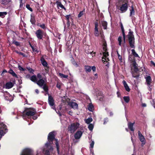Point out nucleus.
Here are the masks:
<instances>
[{"label":"nucleus","mask_w":155,"mask_h":155,"mask_svg":"<svg viewBox=\"0 0 155 155\" xmlns=\"http://www.w3.org/2000/svg\"><path fill=\"white\" fill-rule=\"evenodd\" d=\"M151 104L155 108V101L154 100H153L152 101V102H151Z\"/></svg>","instance_id":"55"},{"label":"nucleus","mask_w":155,"mask_h":155,"mask_svg":"<svg viewBox=\"0 0 155 155\" xmlns=\"http://www.w3.org/2000/svg\"><path fill=\"white\" fill-rule=\"evenodd\" d=\"M72 64L74 65H76L77 67L78 66V64H77V63H76V62L75 61H74L73 62H72Z\"/></svg>","instance_id":"63"},{"label":"nucleus","mask_w":155,"mask_h":155,"mask_svg":"<svg viewBox=\"0 0 155 155\" xmlns=\"http://www.w3.org/2000/svg\"><path fill=\"white\" fill-rule=\"evenodd\" d=\"M129 61L131 63L130 65L132 66L131 68L132 74L133 77L136 78L137 79H138L140 77V72L139 69L137 66V65L135 60V58L132 55H130L129 56Z\"/></svg>","instance_id":"2"},{"label":"nucleus","mask_w":155,"mask_h":155,"mask_svg":"<svg viewBox=\"0 0 155 155\" xmlns=\"http://www.w3.org/2000/svg\"><path fill=\"white\" fill-rule=\"evenodd\" d=\"M96 67L95 66H93L92 67H91V70H92L93 72H95L96 71Z\"/></svg>","instance_id":"51"},{"label":"nucleus","mask_w":155,"mask_h":155,"mask_svg":"<svg viewBox=\"0 0 155 155\" xmlns=\"http://www.w3.org/2000/svg\"><path fill=\"white\" fill-rule=\"evenodd\" d=\"M70 23H71V22L70 21H67L66 25H67V27L68 28L70 26Z\"/></svg>","instance_id":"53"},{"label":"nucleus","mask_w":155,"mask_h":155,"mask_svg":"<svg viewBox=\"0 0 155 155\" xmlns=\"http://www.w3.org/2000/svg\"><path fill=\"white\" fill-rule=\"evenodd\" d=\"M80 124L78 122L74 123L72 124L68 127V130L71 133L74 132L78 127Z\"/></svg>","instance_id":"9"},{"label":"nucleus","mask_w":155,"mask_h":155,"mask_svg":"<svg viewBox=\"0 0 155 155\" xmlns=\"http://www.w3.org/2000/svg\"><path fill=\"white\" fill-rule=\"evenodd\" d=\"M56 4L57 5V8L59 9L60 8L61 9H63L64 11H66V9L64 6L61 3L59 0H57L55 3L54 4Z\"/></svg>","instance_id":"13"},{"label":"nucleus","mask_w":155,"mask_h":155,"mask_svg":"<svg viewBox=\"0 0 155 155\" xmlns=\"http://www.w3.org/2000/svg\"><path fill=\"white\" fill-rule=\"evenodd\" d=\"M134 124V122L133 123H131V122H129L128 123V126L129 129L130 131L134 132V128L133 126Z\"/></svg>","instance_id":"18"},{"label":"nucleus","mask_w":155,"mask_h":155,"mask_svg":"<svg viewBox=\"0 0 155 155\" xmlns=\"http://www.w3.org/2000/svg\"><path fill=\"white\" fill-rule=\"evenodd\" d=\"M37 78L39 79H42V76L39 73L37 74Z\"/></svg>","instance_id":"49"},{"label":"nucleus","mask_w":155,"mask_h":155,"mask_svg":"<svg viewBox=\"0 0 155 155\" xmlns=\"http://www.w3.org/2000/svg\"><path fill=\"white\" fill-rule=\"evenodd\" d=\"M45 81L43 79H40L37 80L36 82L37 84L40 87H42L45 84Z\"/></svg>","instance_id":"17"},{"label":"nucleus","mask_w":155,"mask_h":155,"mask_svg":"<svg viewBox=\"0 0 155 155\" xmlns=\"http://www.w3.org/2000/svg\"><path fill=\"white\" fill-rule=\"evenodd\" d=\"M31 18L30 20V22L32 25H35V23L36 21L35 19V16L31 15Z\"/></svg>","instance_id":"23"},{"label":"nucleus","mask_w":155,"mask_h":155,"mask_svg":"<svg viewBox=\"0 0 155 155\" xmlns=\"http://www.w3.org/2000/svg\"><path fill=\"white\" fill-rule=\"evenodd\" d=\"M18 67L19 68V69L20 71H25L26 70V69L25 68H23V67H21L20 65H19Z\"/></svg>","instance_id":"48"},{"label":"nucleus","mask_w":155,"mask_h":155,"mask_svg":"<svg viewBox=\"0 0 155 155\" xmlns=\"http://www.w3.org/2000/svg\"><path fill=\"white\" fill-rule=\"evenodd\" d=\"M48 95V103L50 106L53 107L52 108L53 109L56 110L54 105V100L51 96L49 95V94Z\"/></svg>","instance_id":"11"},{"label":"nucleus","mask_w":155,"mask_h":155,"mask_svg":"<svg viewBox=\"0 0 155 155\" xmlns=\"http://www.w3.org/2000/svg\"><path fill=\"white\" fill-rule=\"evenodd\" d=\"M4 97L5 100L9 101L10 102L12 101L13 99L12 96L7 92H5Z\"/></svg>","instance_id":"12"},{"label":"nucleus","mask_w":155,"mask_h":155,"mask_svg":"<svg viewBox=\"0 0 155 155\" xmlns=\"http://www.w3.org/2000/svg\"><path fill=\"white\" fill-rule=\"evenodd\" d=\"M36 111L34 108L32 107L26 108L23 111V114L24 117L27 116L31 117V116H33V119L35 120L38 117L36 115Z\"/></svg>","instance_id":"4"},{"label":"nucleus","mask_w":155,"mask_h":155,"mask_svg":"<svg viewBox=\"0 0 155 155\" xmlns=\"http://www.w3.org/2000/svg\"><path fill=\"white\" fill-rule=\"evenodd\" d=\"M46 68H45V70L47 73H48L49 72V67L48 66L45 67Z\"/></svg>","instance_id":"47"},{"label":"nucleus","mask_w":155,"mask_h":155,"mask_svg":"<svg viewBox=\"0 0 155 155\" xmlns=\"http://www.w3.org/2000/svg\"><path fill=\"white\" fill-rule=\"evenodd\" d=\"M12 43L15 44L17 46H20V43L15 40H13L12 41Z\"/></svg>","instance_id":"37"},{"label":"nucleus","mask_w":155,"mask_h":155,"mask_svg":"<svg viewBox=\"0 0 155 155\" xmlns=\"http://www.w3.org/2000/svg\"><path fill=\"white\" fill-rule=\"evenodd\" d=\"M37 26L40 27L44 30H45L47 28L45 25L44 24H41L38 23L37 24Z\"/></svg>","instance_id":"26"},{"label":"nucleus","mask_w":155,"mask_h":155,"mask_svg":"<svg viewBox=\"0 0 155 155\" xmlns=\"http://www.w3.org/2000/svg\"><path fill=\"white\" fill-rule=\"evenodd\" d=\"M55 132L53 131L50 132L48 136V141L45 144V146L46 148L48 149L45 150H44L43 151H45V155H51L50 154V151H52L53 148L51 146L53 144L54 140L55 141V143L56 145L57 150L58 154H59V146L58 143V140L55 138Z\"/></svg>","instance_id":"1"},{"label":"nucleus","mask_w":155,"mask_h":155,"mask_svg":"<svg viewBox=\"0 0 155 155\" xmlns=\"http://www.w3.org/2000/svg\"><path fill=\"white\" fill-rule=\"evenodd\" d=\"M103 47H107V44L106 42V41H104L103 43Z\"/></svg>","instance_id":"62"},{"label":"nucleus","mask_w":155,"mask_h":155,"mask_svg":"<svg viewBox=\"0 0 155 155\" xmlns=\"http://www.w3.org/2000/svg\"><path fill=\"white\" fill-rule=\"evenodd\" d=\"M94 31H98V20H97L94 22Z\"/></svg>","instance_id":"27"},{"label":"nucleus","mask_w":155,"mask_h":155,"mask_svg":"<svg viewBox=\"0 0 155 155\" xmlns=\"http://www.w3.org/2000/svg\"><path fill=\"white\" fill-rule=\"evenodd\" d=\"M94 107L91 104H90L87 107L88 110L90 111H92Z\"/></svg>","instance_id":"29"},{"label":"nucleus","mask_w":155,"mask_h":155,"mask_svg":"<svg viewBox=\"0 0 155 155\" xmlns=\"http://www.w3.org/2000/svg\"><path fill=\"white\" fill-rule=\"evenodd\" d=\"M107 121H108V118H105L104 119V124H106L107 123Z\"/></svg>","instance_id":"59"},{"label":"nucleus","mask_w":155,"mask_h":155,"mask_svg":"<svg viewBox=\"0 0 155 155\" xmlns=\"http://www.w3.org/2000/svg\"><path fill=\"white\" fill-rule=\"evenodd\" d=\"M132 51V54L135 57H139V55L135 51V50L134 49H132L131 50Z\"/></svg>","instance_id":"34"},{"label":"nucleus","mask_w":155,"mask_h":155,"mask_svg":"<svg viewBox=\"0 0 155 155\" xmlns=\"http://www.w3.org/2000/svg\"><path fill=\"white\" fill-rule=\"evenodd\" d=\"M138 133L140 140L142 142H144L145 140L144 136L143 135L141 134L140 131L139 130L138 131Z\"/></svg>","instance_id":"21"},{"label":"nucleus","mask_w":155,"mask_h":155,"mask_svg":"<svg viewBox=\"0 0 155 155\" xmlns=\"http://www.w3.org/2000/svg\"><path fill=\"white\" fill-rule=\"evenodd\" d=\"M35 35L38 39L43 42H44L46 45H48L50 43L49 37L47 35L46 33L42 30L39 29L36 30L35 32Z\"/></svg>","instance_id":"3"},{"label":"nucleus","mask_w":155,"mask_h":155,"mask_svg":"<svg viewBox=\"0 0 155 155\" xmlns=\"http://www.w3.org/2000/svg\"><path fill=\"white\" fill-rule=\"evenodd\" d=\"M44 56H46V55H44L42 56L41 58L40 61L43 66L44 67H45L48 65V63L45 60L44 58Z\"/></svg>","instance_id":"14"},{"label":"nucleus","mask_w":155,"mask_h":155,"mask_svg":"<svg viewBox=\"0 0 155 155\" xmlns=\"http://www.w3.org/2000/svg\"><path fill=\"white\" fill-rule=\"evenodd\" d=\"M94 76L91 77V78L93 79V81L97 79L98 78V74L97 73L94 74Z\"/></svg>","instance_id":"39"},{"label":"nucleus","mask_w":155,"mask_h":155,"mask_svg":"<svg viewBox=\"0 0 155 155\" xmlns=\"http://www.w3.org/2000/svg\"><path fill=\"white\" fill-rule=\"evenodd\" d=\"M59 76H60L61 78H68V75H65L64 74L61 73H59Z\"/></svg>","instance_id":"33"},{"label":"nucleus","mask_w":155,"mask_h":155,"mask_svg":"<svg viewBox=\"0 0 155 155\" xmlns=\"http://www.w3.org/2000/svg\"><path fill=\"white\" fill-rule=\"evenodd\" d=\"M43 86V88L44 89V91L47 93H48V87L47 86L46 84H45Z\"/></svg>","instance_id":"28"},{"label":"nucleus","mask_w":155,"mask_h":155,"mask_svg":"<svg viewBox=\"0 0 155 155\" xmlns=\"http://www.w3.org/2000/svg\"><path fill=\"white\" fill-rule=\"evenodd\" d=\"M117 5V8L120 10L122 12L126 11V0H118Z\"/></svg>","instance_id":"7"},{"label":"nucleus","mask_w":155,"mask_h":155,"mask_svg":"<svg viewBox=\"0 0 155 155\" xmlns=\"http://www.w3.org/2000/svg\"><path fill=\"white\" fill-rule=\"evenodd\" d=\"M101 24L104 29L106 30L107 29V21H101Z\"/></svg>","instance_id":"22"},{"label":"nucleus","mask_w":155,"mask_h":155,"mask_svg":"<svg viewBox=\"0 0 155 155\" xmlns=\"http://www.w3.org/2000/svg\"><path fill=\"white\" fill-rule=\"evenodd\" d=\"M123 83L124 85V87L125 89H126V82L125 80H123Z\"/></svg>","instance_id":"56"},{"label":"nucleus","mask_w":155,"mask_h":155,"mask_svg":"<svg viewBox=\"0 0 155 155\" xmlns=\"http://www.w3.org/2000/svg\"><path fill=\"white\" fill-rule=\"evenodd\" d=\"M130 91V89L129 88V86L127 84V91L128 92H129Z\"/></svg>","instance_id":"57"},{"label":"nucleus","mask_w":155,"mask_h":155,"mask_svg":"<svg viewBox=\"0 0 155 155\" xmlns=\"http://www.w3.org/2000/svg\"><path fill=\"white\" fill-rule=\"evenodd\" d=\"M30 75L29 74H27L25 76V77L27 78H29L30 79V78H31Z\"/></svg>","instance_id":"58"},{"label":"nucleus","mask_w":155,"mask_h":155,"mask_svg":"<svg viewBox=\"0 0 155 155\" xmlns=\"http://www.w3.org/2000/svg\"><path fill=\"white\" fill-rule=\"evenodd\" d=\"M20 2V8H22L23 5V3L22 2V0H19Z\"/></svg>","instance_id":"50"},{"label":"nucleus","mask_w":155,"mask_h":155,"mask_svg":"<svg viewBox=\"0 0 155 155\" xmlns=\"http://www.w3.org/2000/svg\"><path fill=\"white\" fill-rule=\"evenodd\" d=\"M16 52L19 54L22 55L23 57H25L26 56L25 54L21 52H18V51H16Z\"/></svg>","instance_id":"46"},{"label":"nucleus","mask_w":155,"mask_h":155,"mask_svg":"<svg viewBox=\"0 0 155 155\" xmlns=\"http://www.w3.org/2000/svg\"><path fill=\"white\" fill-rule=\"evenodd\" d=\"M26 8L29 10L31 12L33 11V10L32 8L30 7V5L29 4H27L26 6Z\"/></svg>","instance_id":"42"},{"label":"nucleus","mask_w":155,"mask_h":155,"mask_svg":"<svg viewBox=\"0 0 155 155\" xmlns=\"http://www.w3.org/2000/svg\"><path fill=\"white\" fill-rule=\"evenodd\" d=\"M7 1L6 0H1V4L4 5H6L7 4Z\"/></svg>","instance_id":"41"},{"label":"nucleus","mask_w":155,"mask_h":155,"mask_svg":"<svg viewBox=\"0 0 155 155\" xmlns=\"http://www.w3.org/2000/svg\"><path fill=\"white\" fill-rule=\"evenodd\" d=\"M9 73L11 74L13 77L17 78V75L15 73L14 71L12 69H10Z\"/></svg>","instance_id":"31"},{"label":"nucleus","mask_w":155,"mask_h":155,"mask_svg":"<svg viewBox=\"0 0 155 155\" xmlns=\"http://www.w3.org/2000/svg\"><path fill=\"white\" fill-rule=\"evenodd\" d=\"M85 71L87 73L90 72L91 71V67L88 65H85L84 67Z\"/></svg>","instance_id":"24"},{"label":"nucleus","mask_w":155,"mask_h":155,"mask_svg":"<svg viewBox=\"0 0 155 155\" xmlns=\"http://www.w3.org/2000/svg\"><path fill=\"white\" fill-rule=\"evenodd\" d=\"M130 101V97L129 96H127V103H128Z\"/></svg>","instance_id":"61"},{"label":"nucleus","mask_w":155,"mask_h":155,"mask_svg":"<svg viewBox=\"0 0 155 155\" xmlns=\"http://www.w3.org/2000/svg\"><path fill=\"white\" fill-rule=\"evenodd\" d=\"M27 69L28 70L30 73L34 74L33 72L34 71L33 69L30 67L27 68Z\"/></svg>","instance_id":"40"},{"label":"nucleus","mask_w":155,"mask_h":155,"mask_svg":"<svg viewBox=\"0 0 155 155\" xmlns=\"http://www.w3.org/2000/svg\"><path fill=\"white\" fill-rule=\"evenodd\" d=\"M130 16H132V15H134V8L133 7V5H131V8L130 9Z\"/></svg>","instance_id":"30"},{"label":"nucleus","mask_w":155,"mask_h":155,"mask_svg":"<svg viewBox=\"0 0 155 155\" xmlns=\"http://www.w3.org/2000/svg\"><path fill=\"white\" fill-rule=\"evenodd\" d=\"M146 80V82L147 85H150L152 82V79L151 77L150 76H148L145 78Z\"/></svg>","instance_id":"20"},{"label":"nucleus","mask_w":155,"mask_h":155,"mask_svg":"<svg viewBox=\"0 0 155 155\" xmlns=\"http://www.w3.org/2000/svg\"><path fill=\"white\" fill-rule=\"evenodd\" d=\"M90 151L91 153H92V155H93L94 153V151H93V148H90Z\"/></svg>","instance_id":"60"},{"label":"nucleus","mask_w":155,"mask_h":155,"mask_svg":"<svg viewBox=\"0 0 155 155\" xmlns=\"http://www.w3.org/2000/svg\"><path fill=\"white\" fill-rule=\"evenodd\" d=\"M56 87L58 88L59 89H60L61 88V85L60 83H58L57 84Z\"/></svg>","instance_id":"54"},{"label":"nucleus","mask_w":155,"mask_h":155,"mask_svg":"<svg viewBox=\"0 0 155 155\" xmlns=\"http://www.w3.org/2000/svg\"><path fill=\"white\" fill-rule=\"evenodd\" d=\"M7 14L6 12H0V17L3 18L5 17V15Z\"/></svg>","instance_id":"36"},{"label":"nucleus","mask_w":155,"mask_h":155,"mask_svg":"<svg viewBox=\"0 0 155 155\" xmlns=\"http://www.w3.org/2000/svg\"><path fill=\"white\" fill-rule=\"evenodd\" d=\"M14 86L13 83L10 82H7L5 84V88L6 89H10L12 88Z\"/></svg>","instance_id":"19"},{"label":"nucleus","mask_w":155,"mask_h":155,"mask_svg":"<svg viewBox=\"0 0 155 155\" xmlns=\"http://www.w3.org/2000/svg\"><path fill=\"white\" fill-rule=\"evenodd\" d=\"M94 128V125L92 124H89L88 126V128L90 130H93Z\"/></svg>","instance_id":"38"},{"label":"nucleus","mask_w":155,"mask_h":155,"mask_svg":"<svg viewBox=\"0 0 155 155\" xmlns=\"http://www.w3.org/2000/svg\"><path fill=\"white\" fill-rule=\"evenodd\" d=\"M94 35L96 36H99V31H94Z\"/></svg>","instance_id":"52"},{"label":"nucleus","mask_w":155,"mask_h":155,"mask_svg":"<svg viewBox=\"0 0 155 155\" xmlns=\"http://www.w3.org/2000/svg\"><path fill=\"white\" fill-rule=\"evenodd\" d=\"M103 50L104 52L103 53L104 57L102 58V59H103L102 61H103L104 63L105 64V62L107 63L106 64V66L108 67L109 62L107 61L106 60L107 59L108 61H109V60L108 59V58H107L109 55L108 52H107V47H103Z\"/></svg>","instance_id":"8"},{"label":"nucleus","mask_w":155,"mask_h":155,"mask_svg":"<svg viewBox=\"0 0 155 155\" xmlns=\"http://www.w3.org/2000/svg\"><path fill=\"white\" fill-rule=\"evenodd\" d=\"M94 144V141H92L91 143L90 144V148H93Z\"/></svg>","instance_id":"45"},{"label":"nucleus","mask_w":155,"mask_h":155,"mask_svg":"<svg viewBox=\"0 0 155 155\" xmlns=\"http://www.w3.org/2000/svg\"><path fill=\"white\" fill-rule=\"evenodd\" d=\"M85 9H84L83 11H81L79 13L78 15V18L81 17L83 15L85 14Z\"/></svg>","instance_id":"32"},{"label":"nucleus","mask_w":155,"mask_h":155,"mask_svg":"<svg viewBox=\"0 0 155 155\" xmlns=\"http://www.w3.org/2000/svg\"><path fill=\"white\" fill-rule=\"evenodd\" d=\"M129 32L127 37L129 47L131 48L134 49L135 46V38L133 35V32L131 31V29L129 30Z\"/></svg>","instance_id":"5"},{"label":"nucleus","mask_w":155,"mask_h":155,"mask_svg":"<svg viewBox=\"0 0 155 155\" xmlns=\"http://www.w3.org/2000/svg\"><path fill=\"white\" fill-rule=\"evenodd\" d=\"M68 105L74 109H77L78 108V104L72 101L71 102H69Z\"/></svg>","instance_id":"16"},{"label":"nucleus","mask_w":155,"mask_h":155,"mask_svg":"<svg viewBox=\"0 0 155 155\" xmlns=\"http://www.w3.org/2000/svg\"><path fill=\"white\" fill-rule=\"evenodd\" d=\"M120 25L122 32L123 40H122V36H120L118 38V41L119 42V45L121 46L122 44L124 46L125 43V35L124 29L122 23L121 22H120Z\"/></svg>","instance_id":"6"},{"label":"nucleus","mask_w":155,"mask_h":155,"mask_svg":"<svg viewBox=\"0 0 155 155\" xmlns=\"http://www.w3.org/2000/svg\"><path fill=\"white\" fill-rule=\"evenodd\" d=\"M71 15L69 14V15H67L65 16L66 18V19L67 21H69L70 18L71 17Z\"/></svg>","instance_id":"44"},{"label":"nucleus","mask_w":155,"mask_h":155,"mask_svg":"<svg viewBox=\"0 0 155 155\" xmlns=\"http://www.w3.org/2000/svg\"><path fill=\"white\" fill-rule=\"evenodd\" d=\"M31 46L32 48V50L36 52L37 53H38V51L37 49L35 48L33 46H32L31 45H30Z\"/></svg>","instance_id":"43"},{"label":"nucleus","mask_w":155,"mask_h":155,"mask_svg":"<svg viewBox=\"0 0 155 155\" xmlns=\"http://www.w3.org/2000/svg\"><path fill=\"white\" fill-rule=\"evenodd\" d=\"M82 134V132L81 131H78L74 134V138L76 139H80Z\"/></svg>","instance_id":"15"},{"label":"nucleus","mask_w":155,"mask_h":155,"mask_svg":"<svg viewBox=\"0 0 155 155\" xmlns=\"http://www.w3.org/2000/svg\"><path fill=\"white\" fill-rule=\"evenodd\" d=\"M93 121V119L91 117L88 118L86 120L85 122L87 124H90V123Z\"/></svg>","instance_id":"35"},{"label":"nucleus","mask_w":155,"mask_h":155,"mask_svg":"<svg viewBox=\"0 0 155 155\" xmlns=\"http://www.w3.org/2000/svg\"><path fill=\"white\" fill-rule=\"evenodd\" d=\"M30 80L32 82H36L37 81V78L36 76L35 75H32L30 78Z\"/></svg>","instance_id":"25"},{"label":"nucleus","mask_w":155,"mask_h":155,"mask_svg":"<svg viewBox=\"0 0 155 155\" xmlns=\"http://www.w3.org/2000/svg\"><path fill=\"white\" fill-rule=\"evenodd\" d=\"M33 151L31 149L25 148L22 150L21 155H33Z\"/></svg>","instance_id":"10"},{"label":"nucleus","mask_w":155,"mask_h":155,"mask_svg":"<svg viewBox=\"0 0 155 155\" xmlns=\"http://www.w3.org/2000/svg\"><path fill=\"white\" fill-rule=\"evenodd\" d=\"M150 63L151 64H152L154 67H155V63L153 61H150Z\"/></svg>","instance_id":"64"}]
</instances>
